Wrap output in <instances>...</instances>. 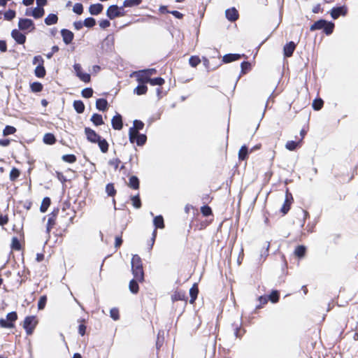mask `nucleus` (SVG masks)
Instances as JSON below:
<instances>
[{
    "instance_id": "1",
    "label": "nucleus",
    "mask_w": 358,
    "mask_h": 358,
    "mask_svg": "<svg viewBox=\"0 0 358 358\" xmlns=\"http://www.w3.org/2000/svg\"><path fill=\"white\" fill-rule=\"evenodd\" d=\"M131 271L134 278L139 281L143 280L144 272L143 264L141 257L138 255H134L132 257Z\"/></svg>"
},
{
    "instance_id": "2",
    "label": "nucleus",
    "mask_w": 358,
    "mask_h": 358,
    "mask_svg": "<svg viewBox=\"0 0 358 358\" xmlns=\"http://www.w3.org/2000/svg\"><path fill=\"white\" fill-rule=\"evenodd\" d=\"M153 224L155 229L153 230L152 234V238L150 240L151 243L149 248L150 250L152 248L155 243L157 236V229H164L165 227L163 217L162 215L155 216L153 219Z\"/></svg>"
},
{
    "instance_id": "3",
    "label": "nucleus",
    "mask_w": 358,
    "mask_h": 358,
    "mask_svg": "<svg viewBox=\"0 0 358 358\" xmlns=\"http://www.w3.org/2000/svg\"><path fill=\"white\" fill-rule=\"evenodd\" d=\"M37 321L35 316H27L25 317L23 323V328L25 329L27 335H31L36 326Z\"/></svg>"
},
{
    "instance_id": "4",
    "label": "nucleus",
    "mask_w": 358,
    "mask_h": 358,
    "mask_svg": "<svg viewBox=\"0 0 358 358\" xmlns=\"http://www.w3.org/2000/svg\"><path fill=\"white\" fill-rule=\"evenodd\" d=\"M129 135L130 141L131 143L136 142L138 145H143L147 139L145 134H141L138 132H136V129L129 131Z\"/></svg>"
},
{
    "instance_id": "5",
    "label": "nucleus",
    "mask_w": 358,
    "mask_h": 358,
    "mask_svg": "<svg viewBox=\"0 0 358 358\" xmlns=\"http://www.w3.org/2000/svg\"><path fill=\"white\" fill-rule=\"evenodd\" d=\"M18 27L20 30L32 31L35 29L34 22L31 19L21 18L18 22Z\"/></svg>"
},
{
    "instance_id": "6",
    "label": "nucleus",
    "mask_w": 358,
    "mask_h": 358,
    "mask_svg": "<svg viewBox=\"0 0 358 358\" xmlns=\"http://www.w3.org/2000/svg\"><path fill=\"white\" fill-rule=\"evenodd\" d=\"M73 69L76 76L80 78V80L85 83H89L90 81V75L82 71V67L80 64H75L73 65Z\"/></svg>"
},
{
    "instance_id": "7",
    "label": "nucleus",
    "mask_w": 358,
    "mask_h": 358,
    "mask_svg": "<svg viewBox=\"0 0 358 358\" xmlns=\"http://www.w3.org/2000/svg\"><path fill=\"white\" fill-rule=\"evenodd\" d=\"M123 7L119 8L117 5H112L108 7L106 15L110 19L113 20L114 18L120 16H122L123 13L120 12V10L122 9Z\"/></svg>"
},
{
    "instance_id": "8",
    "label": "nucleus",
    "mask_w": 358,
    "mask_h": 358,
    "mask_svg": "<svg viewBox=\"0 0 358 358\" xmlns=\"http://www.w3.org/2000/svg\"><path fill=\"white\" fill-rule=\"evenodd\" d=\"M347 8L344 6L339 7H334L331 10V16L333 19L336 20L339 16H345L347 13Z\"/></svg>"
},
{
    "instance_id": "9",
    "label": "nucleus",
    "mask_w": 358,
    "mask_h": 358,
    "mask_svg": "<svg viewBox=\"0 0 358 358\" xmlns=\"http://www.w3.org/2000/svg\"><path fill=\"white\" fill-rule=\"evenodd\" d=\"M11 36L18 44H24L26 41V36L18 29H13L11 31Z\"/></svg>"
},
{
    "instance_id": "10",
    "label": "nucleus",
    "mask_w": 358,
    "mask_h": 358,
    "mask_svg": "<svg viewBox=\"0 0 358 358\" xmlns=\"http://www.w3.org/2000/svg\"><path fill=\"white\" fill-rule=\"evenodd\" d=\"M85 133L87 136V138L91 142L96 143L101 138L99 135H98L93 129L89 127H86L85 129Z\"/></svg>"
},
{
    "instance_id": "11",
    "label": "nucleus",
    "mask_w": 358,
    "mask_h": 358,
    "mask_svg": "<svg viewBox=\"0 0 358 358\" xmlns=\"http://www.w3.org/2000/svg\"><path fill=\"white\" fill-rule=\"evenodd\" d=\"M112 127L115 130H120L122 128V117L119 113H117L111 120Z\"/></svg>"
},
{
    "instance_id": "12",
    "label": "nucleus",
    "mask_w": 358,
    "mask_h": 358,
    "mask_svg": "<svg viewBox=\"0 0 358 358\" xmlns=\"http://www.w3.org/2000/svg\"><path fill=\"white\" fill-rule=\"evenodd\" d=\"M61 35L65 44H70L73 39V33L69 29H63L61 30Z\"/></svg>"
},
{
    "instance_id": "13",
    "label": "nucleus",
    "mask_w": 358,
    "mask_h": 358,
    "mask_svg": "<svg viewBox=\"0 0 358 358\" xmlns=\"http://www.w3.org/2000/svg\"><path fill=\"white\" fill-rule=\"evenodd\" d=\"M226 17L231 22L236 21L238 17V13L235 8L227 9L225 11Z\"/></svg>"
},
{
    "instance_id": "14",
    "label": "nucleus",
    "mask_w": 358,
    "mask_h": 358,
    "mask_svg": "<svg viewBox=\"0 0 358 358\" xmlns=\"http://www.w3.org/2000/svg\"><path fill=\"white\" fill-rule=\"evenodd\" d=\"M296 48V44L293 41H290L287 43L283 48L284 55L287 57H289L292 55L294 50Z\"/></svg>"
},
{
    "instance_id": "15",
    "label": "nucleus",
    "mask_w": 358,
    "mask_h": 358,
    "mask_svg": "<svg viewBox=\"0 0 358 358\" xmlns=\"http://www.w3.org/2000/svg\"><path fill=\"white\" fill-rule=\"evenodd\" d=\"M58 213V210L57 211H53L48 217L47 227H46V231L47 233H50L51 229L55 224V217Z\"/></svg>"
},
{
    "instance_id": "16",
    "label": "nucleus",
    "mask_w": 358,
    "mask_h": 358,
    "mask_svg": "<svg viewBox=\"0 0 358 358\" xmlns=\"http://www.w3.org/2000/svg\"><path fill=\"white\" fill-rule=\"evenodd\" d=\"M103 6L101 3L92 4L89 8V12L91 15H96L101 13Z\"/></svg>"
},
{
    "instance_id": "17",
    "label": "nucleus",
    "mask_w": 358,
    "mask_h": 358,
    "mask_svg": "<svg viewBox=\"0 0 358 358\" xmlns=\"http://www.w3.org/2000/svg\"><path fill=\"white\" fill-rule=\"evenodd\" d=\"M187 296L185 293L182 291H176L171 296V300L174 302L176 301H186Z\"/></svg>"
},
{
    "instance_id": "18",
    "label": "nucleus",
    "mask_w": 358,
    "mask_h": 358,
    "mask_svg": "<svg viewBox=\"0 0 358 358\" xmlns=\"http://www.w3.org/2000/svg\"><path fill=\"white\" fill-rule=\"evenodd\" d=\"M141 73V71H136L134 73V74L137 77V81L140 83V84H144L145 83H149V79L150 78V76L147 74V73Z\"/></svg>"
},
{
    "instance_id": "19",
    "label": "nucleus",
    "mask_w": 358,
    "mask_h": 358,
    "mask_svg": "<svg viewBox=\"0 0 358 358\" xmlns=\"http://www.w3.org/2000/svg\"><path fill=\"white\" fill-rule=\"evenodd\" d=\"M241 57V55L239 54H227L223 56L222 62L224 63H229L234 61H236Z\"/></svg>"
},
{
    "instance_id": "20",
    "label": "nucleus",
    "mask_w": 358,
    "mask_h": 358,
    "mask_svg": "<svg viewBox=\"0 0 358 358\" xmlns=\"http://www.w3.org/2000/svg\"><path fill=\"white\" fill-rule=\"evenodd\" d=\"M96 108L101 111H105L108 108V101L105 99H99L96 101Z\"/></svg>"
},
{
    "instance_id": "21",
    "label": "nucleus",
    "mask_w": 358,
    "mask_h": 358,
    "mask_svg": "<svg viewBox=\"0 0 358 358\" xmlns=\"http://www.w3.org/2000/svg\"><path fill=\"white\" fill-rule=\"evenodd\" d=\"M259 145H255L249 152L248 147L245 145H243L238 151V157H246L248 154L251 153L253 150L259 149Z\"/></svg>"
},
{
    "instance_id": "22",
    "label": "nucleus",
    "mask_w": 358,
    "mask_h": 358,
    "mask_svg": "<svg viewBox=\"0 0 358 358\" xmlns=\"http://www.w3.org/2000/svg\"><path fill=\"white\" fill-rule=\"evenodd\" d=\"M327 24V21L324 20H320L316 21L314 24L310 26V31H313L315 30L322 29Z\"/></svg>"
},
{
    "instance_id": "23",
    "label": "nucleus",
    "mask_w": 358,
    "mask_h": 358,
    "mask_svg": "<svg viewBox=\"0 0 358 358\" xmlns=\"http://www.w3.org/2000/svg\"><path fill=\"white\" fill-rule=\"evenodd\" d=\"M198 293H199L198 287H197L196 284H194V285L189 289V295L191 297V299L189 300L190 303H194L195 300L196 299Z\"/></svg>"
},
{
    "instance_id": "24",
    "label": "nucleus",
    "mask_w": 358,
    "mask_h": 358,
    "mask_svg": "<svg viewBox=\"0 0 358 358\" xmlns=\"http://www.w3.org/2000/svg\"><path fill=\"white\" fill-rule=\"evenodd\" d=\"M306 248L303 245H298L294 250V255L299 258L303 257L306 255Z\"/></svg>"
},
{
    "instance_id": "25",
    "label": "nucleus",
    "mask_w": 358,
    "mask_h": 358,
    "mask_svg": "<svg viewBox=\"0 0 358 358\" xmlns=\"http://www.w3.org/2000/svg\"><path fill=\"white\" fill-rule=\"evenodd\" d=\"M45 23L47 25H52L57 22L58 21V17L55 14H49L45 18Z\"/></svg>"
},
{
    "instance_id": "26",
    "label": "nucleus",
    "mask_w": 358,
    "mask_h": 358,
    "mask_svg": "<svg viewBox=\"0 0 358 358\" xmlns=\"http://www.w3.org/2000/svg\"><path fill=\"white\" fill-rule=\"evenodd\" d=\"M34 73L36 77L39 78H43L46 73L43 64L37 65L34 70Z\"/></svg>"
},
{
    "instance_id": "27",
    "label": "nucleus",
    "mask_w": 358,
    "mask_h": 358,
    "mask_svg": "<svg viewBox=\"0 0 358 358\" xmlns=\"http://www.w3.org/2000/svg\"><path fill=\"white\" fill-rule=\"evenodd\" d=\"M129 186L134 189H138L139 188L138 178L135 176H131L129 178Z\"/></svg>"
},
{
    "instance_id": "28",
    "label": "nucleus",
    "mask_w": 358,
    "mask_h": 358,
    "mask_svg": "<svg viewBox=\"0 0 358 358\" xmlns=\"http://www.w3.org/2000/svg\"><path fill=\"white\" fill-rule=\"evenodd\" d=\"M50 203H51V200L49 197L46 196V197L43 198L41 205V207H40L41 212L45 213L47 211L48 207L50 206Z\"/></svg>"
},
{
    "instance_id": "29",
    "label": "nucleus",
    "mask_w": 358,
    "mask_h": 358,
    "mask_svg": "<svg viewBox=\"0 0 358 358\" xmlns=\"http://www.w3.org/2000/svg\"><path fill=\"white\" fill-rule=\"evenodd\" d=\"M138 282H140L139 280H137L136 278L135 279H133L131 280L130 282H129V290L131 291V293L133 294H136L138 292V289H139V287H138Z\"/></svg>"
},
{
    "instance_id": "30",
    "label": "nucleus",
    "mask_w": 358,
    "mask_h": 358,
    "mask_svg": "<svg viewBox=\"0 0 358 358\" xmlns=\"http://www.w3.org/2000/svg\"><path fill=\"white\" fill-rule=\"evenodd\" d=\"M73 108L78 113H83L85 110V105L82 101H74Z\"/></svg>"
},
{
    "instance_id": "31",
    "label": "nucleus",
    "mask_w": 358,
    "mask_h": 358,
    "mask_svg": "<svg viewBox=\"0 0 358 358\" xmlns=\"http://www.w3.org/2000/svg\"><path fill=\"white\" fill-rule=\"evenodd\" d=\"M91 121L96 126H99L103 124L102 116L99 114L94 113L91 117Z\"/></svg>"
},
{
    "instance_id": "32",
    "label": "nucleus",
    "mask_w": 358,
    "mask_h": 358,
    "mask_svg": "<svg viewBox=\"0 0 358 358\" xmlns=\"http://www.w3.org/2000/svg\"><path fill=\"white\" fill-rule=\"evenodd\" d=\"M34 18H41L44 15V9L43 8L36 7L35 8L31 14Z\"/></svg>"
},
{
    "instance_id": "33",
    "label": "nucleus",
    "mask_w": 358,
    "mask_h": 358,
    "mask_svg": "<svg viewBox=\"0 0 358 358\" xmlns=\"http://www.w3.org/2000/svg\"><path fill=\"white\" fill-rule=\"evenodd\" d=\"M131 201L134 208H140L141 207V201L139 194L131 196Z\"/></svg>"
},
{
    "instance_id": "34",
    "label": "nucleus",
    "mask_w": 358,
    "mask_h": 358,
    "mask_svg": "<svg viewBox=\"0 0 358 358\" xmlns=\"http://www.w3.org/2000/svg\"><path fill=\"white\" fill-rule=\"evenodd\" d=\"M147 90H148L147 86L144 84H141V85L137 86L134 89V93H136L138 95H143L146 93Z\"/></svg>"
},
{
    "instance_id": "35",
    "label": "nucleus",
    "mask_w": 358,
    "mask_h": 358,
    "mask_svg": "<svg viewBox=\"0 0 358 358\" xmlns=\"http://www.w3.org/2000/svg\"><path fill=\"white\" fill-rule=\"evenodd\" d=\"M99 144V147L102 152L105 153L107 152L108 148V143L105 139H102L101 138L97 141Z\"/></svg>"
},
{
    "instance_id": "36",
    "label": "nucleus",
    "mask_w": 358,
    "mask_h": 358,
    "mask_svg": "<svg viewBox=\"0 0 358 358\" xmlns=\"http://www.w3.org/2000/svg\"><path fill=\"white\" fill-rule=\"evenodd\" d=\"M142 2V0H124L122 7H133L138 6Z\"/></svg>"
},
{
    "instance_id": "37",
    "label": "nucleus",
    "mask_w": 358,
    "mask_h": 358,
    "mask_svg": "<svg viewBox=\"0 0 358 358\" xmlns=\"http://www.w3.org/2000/svg\"><path fill=\"white\" fill-rule=\"evenodd\" d=\"M43 141L46 144H53L55 142V137L50 133L45 134L43 136Z\"/></svg>"
},
{
    "instance_id": "38",
    "label": "nucleus",
    "mask_w": 358,
    "mask_h": 358,
    "mask_svg": "<svg viewBox=\"0 0 358 358\" xmlns=\"http://www.w3.org/2000/svg\"><path fill=\"white\" fill-rule=\"evenodd\" d=\"M164 331H159L157 334V338L156 341V348L157 349H159L163 343H164Z\"/></svg>"
},
{
    "instance_id": "39",
    "label": "nucleus",
    "mask_w": 358,
    "mask_h": 358,
    "mask_svg": "<svg viewBox=\"0 0 358 358\" xmlns=\"http://www.w3.org/2000/svg\"><path fill=\"white\" fill-rule=\"evenodd\" d=\"M106 192L109 196H113L116 194V190L113 183H108L106 187Z\"/></svg>"
},
{
    "instance_id": "40",
    "label": "nucleus",
    "mask_w": 358,
    "mask_h": 358,
    "mask_svg": "<svg viewBox=\"0 0 358 358\" xmlns=\"http://www.w3.org/2000/svg\"><path fill=\"white\" fill-rule=\"evenodd\" d=\"M143 127L144 123L142 121L136 120L134 121V127L130 128L129 131L136 129V132H138L139 130L143 129Z\"/></svg>"
},
{
    "instance_id": "41",
    "label": "nucleus",
    "mask_w": 358,
    "mask_h": 358,
    "mask_svg": "<svg viewBox=\"0 0 358 358\" xmlns=\"http://www.w3.org/2000/svg\"><path fill=\"white\" fill-rule=\"evenodd\" d=\"M324 104V101L322 99H316L313 102V108L315 110H320Z\"/></svg>"
},
{
    "instance_id": "42",
    "label": "nucleus",
    "mask_w": 358,
    "mask_h": 358,
    "mask_svg": "<svg viewBox=\"0 0 358 358\" xmlns=\"http://www.w3.org/2000/svg\"><path fill=\"white\" fill-rule=\"evenodd\" d=\"M268 300H270L273 303H276L279 300V292L277 290H273L272 292L268 296Z\"/></svg>"
},
{
    "instance_id": "43",
    "label": "nucleus",
    "mask_w": 358,
    "mask_h": 358,
    "mask_svg": "<svg viewBox=\"0 0 358 358\" xmlns=\"http://www.w3.org/2000/svg\"><path fill=\"white\" fill-rule=\"evenodd\" d=\"M16 132V129L13 126L7 125L3 130V135L4 136L13 134Z\"/></svg>"
},
{
    "instance_id": "44",
    "label": "nucleus",
    "mask_w": 358,
    "mask_h": 358,
    "mask_svg": "<svg viewBox=\"0 0 358 358\" xmlns=\"http://www.w3.org/2000/svg\"><path fill=\"white\" fill-rule=\"evenodd\" d=\"M149 83L152 85H162L164 83V80L162 78H150Z\"/></svg>"
},
{
    "instance_id": "45",
    "label": "nucleus",
    "mask_w": 358,
    "mask_h": 358,
    "mask_svg": "<svg viewBox=\"0 0 358 358\" xmlns=\"http://www.w3.org/2000/svg\"><path fill=\"white\" fill-rule=\"evenodd\" d=\"M201 62V59L198 56H192L189 59V65L192 67H196Z\"/></svg>"
},
{
    "instance_id": "46",
    "label": "nucleus",
    "mask_w": 358,
    "mask_h": 358,
    "mask_svg": "<svg viewBox=\"0 0 358 358\" xmlns=\"http://www.w3.org/2000/svg\"><path fill=\"white\" fill-rule=\"evenodd\" d=\"M334 28V24L333 22H327V24L324 26V27L323 29H324L325 34L327 35H329L333 32Z\"/></svg>"
},
{
    "instance_id": "47",
    "label": "nucleus",
    "mask_w": 358,
    "mask_h": 358,
    "mask_svg": "<svg viewBox=\"0 0 358 358\" xmlns=\"http://www.w3.org/2000/svg\"><path fill=\"white\" fill-rule=\"evenodd\" d=\"M20 176V171L16 168H13L10 172L9 178L11 181L15 180Z\"/></svg>"
},
{
    "instance_id": "48",
    "label": "nucleus",
    "mask_w": 358,
    "mask_h": 358,
    "mask_svg": "<svg viewBox=\"0 0 358 358\" xmlns=\"http://www.w3.org/2000/svg\"><path fill=\"white\" fill-rule=\"evenodd\" d=\"M47 302V296L45 295L41 296L38 301V310H43Z\"/></svg>"
},
{
    "instance_id": "49",
    "label": "nucleus",
    "mask_w": 358,
    "mask_h": 358,
    "mask_svg": "<svg viewBox=\"0 0 358 358\" xmlns=\"http://www.w3.org/2000/svg\"><path fill=\"white\" fill-rule=\"evenodd\" d=\"M110 316L115 321L120 319L119 310L116 308H113L110 310Z\"/></svg>"
},
{
    "instance_id": "50",
    "label": "nucleus",
    "mask_w": 358,
    "mask_h": 358,
    "mask_svg": "<svg viewBox=\"0 0 358 358\" xmlns=\"http://www.w3.org/2000/svg\"><path fill=\"white\" fill-rule=\"evenodd\" d=\"M17 319V313L15 311L10 312L7 314L6 315V320L8 322L14 324V322Z\"/></svg>"
},
{
    "instance_id": "51",
    "label": "nucleus",
    "mask_w": 358,
    "mask_h": 358,
    "mask_svg": "<svg viewBox=\"0 0 358 358\" xmlns=\"http://www.w3.org/2000/svg\"><path fill=\"white\" fill-rule=\"evenodd\" d=\"M96 21L93 17H87L83 22L84 26L89 28L94 27Z\"/></svg>"
},
{
    "instance_id": "52",
    "label": "nucleus",
    "mask_w": 358,
    "mask_h": 358,
    "mask_svg": "<svg viewBox=\"0 0 358 358\" xmlns=\"http://www.w3.org/2000/svg\"><path fill=\"white\" fill-rule=\"evenodd\" d=\"M31 89L34 92H39L43 90V85L40 83H33L31 85Z\"/></svg>"
},
{
    "instance_id": "53",
    "label": "nucleus",
    "mask_w": 358,
    "mask_h": 358,
    "mask_svg": "<svg viewBox=\"0 0 358 358\" xmlns=\"http://www.w3.org/2000/svg\"><path fill=\"white\" fill-rule=\"evenodd\" d=\"M299 144V142L289 141L287 142L285 147L287 150H294L296 148V147Z\"/></svg>"
},
{
    "instance_id": "54",
    "label": "nucleus",
    "mask_w": 358,
    "mask_h": 358,
    "mask_svg": "<svg viewBox=\"0 0 358 358\" xmlns=\"http://www.w3.org/2000/svg\"><path fill=\"white\" fill-rule=\"evenodd\" d=\"M0 327L2 328H13L14 327V324L8 322L6 319L1 318Z\"/></svg>"
},
{
    "instance_id": "55",
    "label": "nucleus",
    "mask_w": 358,
    "mask_h": 358,
    "mask_svg": "<svg viewBox=\"0 0 358 358\" xmlns=\"http://www.w3.org/2000/svg\"><path fill=\"white\" fill-rule=\"evenodd\" d=\"M73 11L78 15H80L83 12V6L80 3H76L73 7Z\"/></svg>"
},
{
    "instance_id": "56",
    "label": "nucleus",
    "mask_w": 358,
    "mask_h": 358,
    "mask_svg": "<svg viewBox=\"0 0 358 358\" xmlns=\"http://www.w3.org/2000/svg\"><path fill=\"white\" fill-rule=\"evenodd\" d=\"M15 17V11L13 10H8L4 13V17L7 20H11Z\"/></svg>"
},
{
    "instance_id": "57",
    "label": "nucleus",
    "mask_w": 358,
    "mask_h": 358,
    "mask_svg": "<svg viewBox=\"0 0 358 358\" xmlns=\"http://www.w3.org/2000/svg\"><path fill=\"white\" fill-rule=\"evenodd\" d=\"M82 96L85 98H90L93 94V90L92 88H85L82 90Z\"/></svg>"
},
{
    "instance_id": "58",
    "label": "nucleus",
    "mask_w": 358,
    "mask_h": 358,
    "mask_svg": "<svg viewBox=\"0 0 358 358\" xmlns=\"http://www.w3.org/2000/svg\"><path fill=\"white\" fill-rule=\"evenodd\" d=\"M201 212L204 216H208L212 214V210L208 206H203L201 208Z\"/></svg>"
},
{
    "instance_id": "59",
    "label": "nucleus",
    "mask_w": 358,
    "mask_h": 358,
    "mask_svg": "<svg viewBox=\"0 0 358 358\" xmlns=\"http://www.w3.org/2000/svg\"><path fill=\"white\" fill-rule=\"evenodd\" d=\"M120 163V161L119 160V158H113V159H110L108 162L109 165L113 166L114 170L117 169Z\"/></svg>"
},
{
    "instance_id": "60",
    "label": "nucleus",
    "mask_w": 358,
    "mask_h": 358,
    "mask_svg": "<svg viewBox=\"0 0 358 358\" xmlns=\"http://www.w3.org/2000/svg\"><path fill=\"white\" fill-rule=\"evenodd\" d=\"M11 247L14 250H19L20 249V243L17 238L13 237L12 238Z\"/></svg>"
},
{
    "instance_id": "61",
    "label": "nucleus",
    "mask_w": 358,
    "mask_h": 358,
    "mask_svg": "<svg viewBox=\"0 0 358 358\" xmlns=\"http://www.w3.org/2000/svg\"><path fill=\"white\" fill-rule=\"evenodd\" d=\"M234 335L236 338H241L243 334L245 333V330L241 329L238 325H236L234 327Z\"/></svg>"
},
{
    "instance_id": "62",
    "label": "nucleus",
    "mask_w": 358,
    "mask_h": 358,
    "mask_svg": "<svg viewBox=\"0 0 358 358\" xmlns=\"http://www.w3.org/2000/svg\"><path fill=\"white\" fill-rule=\"evenodd\" d=\"M292 202L288 201L287 203H285V201H284V203L280 209V211L285 215L287 213V212L290 209Z\"/></svg>"
},
{
    "instance_id": "63",
    "label": "nucleus",
    "mask_w": 358,
    "mask_h": 358,
    "mask_svg": "<svg viewBox=\"0 0 358 358\" xmlns=\"http://www.w3.org/2000/svg\"><path fill=\"white\" fill-rule=\"evenodd\" d=\"M33 64L36 65H40L44 64V60L43 57L41 55L35 56L33 59Z\"/></svg>"
},
{
    "instance_id": "64",
    "label": "nucleus",
    "mask_w": 358,
    "mask_h": 358,
    "mask_svg": "<svg viewBox=\"0 0 358 358\" xmlns=\"http://www.w3.org/2000/svg\"><path fill=\"white\" fill-rule=\"evenodd\" d=\"M110 22L108 20H103L99 22V26L102 29H106L108 27H110Z\"/></svg>"
}]
</instances>
